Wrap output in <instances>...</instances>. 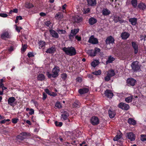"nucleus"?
<instances>
[{
    "mask_svg": "<svg viewBox=\"0 0 146 146\" xmlns=\"http://www.w3.org/2000/svg\"><path fill=\"white\" fill-rule=\"evenodd\" d=\"M60 70L59 67L57 66H55L52 70V72L53 74L50 73L49 72H46V76L49 78H50L51 77L56 78L58 76V73Z\"/></svg>",
    "mask_w": 146,
    "mask_h": 146,
    "instance_id": "1",
    "label": "nucleus"
},
{
    "mask_svg": "<svg viewBox=\"0 0 146 146\" xmlns=\"http://www.w3.org/2000/svg\"><path fill=\"white\" fill-rule=\"evenodd\" d=\"M62 50L66 54L70 56L75 55L76 54L75 49L72 46L68 47L67 48L64 47L62 48Z\"/></svg>",
    "mask_w": 146,
    "mask_h": 146,
    "instance_id": "2",
    "label": "nucleus"
},
{
    "mask_svg": "<svg viewBox=\"0 0 146 146\" xmlns=\"http://www.w3.org/2000/svg\"><path fill=\"white\" fill-rule=\"evenodd\" d=\"M141 66L139 62L137 61L133 62L131 65L132 70L134 72H139L141 70Z\"/></svg>",
    "mask_w": 146,
    "mask_h": 146,
    "instance_id": "3",
    "label": "nucleus"
},
{
    "mask_svg": "<svg viewBox=\"0 0 146 146\" xmlns=\"http://www.w3.org/2000/svg\"><path fill=\"white\" fill-rule=\"evenodd\" d=\"M31 136L30 133L24 131L21 133L19 135H17V138L18 139L22 141L25 139H28L29 137Z\"/></svg>",
    "mask_w": 146,
    "mask_h": 146,
    "instance_id": "4",
    "label": "nucleus"
},
{
    "mask_svg": "<svg viewBox=\"0 0 146 146\" xmlns=\"http://www.w3.org/2000/svg\"><path fill=\"white\" fill-rule=\"evenodd\" d=\"M100 122L99 118L96 116L92 117L90 119V122L93 125H98Z\"/></svg>",
    "mask_w": 146,
    "mask_h": 146,
    "instance_id": "5",
    "label": "nucleus"
},
{
    "mask_svg": "<svg viewBox=\"0 0 146 146\" xmlns=\"http://www.w3.org/2000/svg\"><path fill=\"white\" fill-rule=\"evenodd\" d=\"M62 114L61 115V118L62 120H66L68 119V117L69 116V114L68 111H63L61 112Z\"/></svg>",
    "mask_w": 146,
    "mask_h": 146,
    "instance_id": "6",
    "label": "nucleus"
},
{
    "mask_svg": "<svg viewBox=\"0 0 146 146\" xmlns=\"http://www.w3.org/2000/svg\"><path fill=\"white\" fill-rule=\"evenodd\" d=\"M118 106L119 108L125 110H128L130 108L128 104L123 102L120 103L118 104Z\"/></svg>",
    "mask_w": 146,
    "mask_h": 146,
    "instance_id": "7",
    "label": "nucleus"
},
{
    "mask_svg": "<svg viewBox=\"0 0 146 146\" xmlns=\"http://www.w3.org/2000/svg\"><path fill=\"white\" fill-rule=\"evenodd\" d=\"M137 82L136 80L133 78H129L127 79V83L129 86H134Z\"/></svg>",
    "mask_w": 146,
    "mask_h": 146,
    "instance_id": "8",
    "label": "nucleus"
},
{
    "mask_svg": "<svg viewBox=\"0 0 146 146\" xmlns=\"http://www.w3.org/2000/svg\"><path fill=\"white\" fill-rule=\"evenodd\" d=\"M88 42L93 44H96L98 43V39L94 38L93 35L91 36L89 38Z\"/></svg>",
    "mask_w": 146,
    "mask_h": 146,
    "instance_id": "9",
    "label": "nucleus"
},
{
    "mask_svg": "<svg viewBox=\"0 0 146 146\" xmlns=\"http://www.w3.org/2000/svg\"><path fill=\"white\" fill-rule=\"evenodd\" d=\"M115 40L114 38L111 36L108 37L105 40L106 43V44H112L114 42Z\"/></svg>",
    "mask_w": 146,
    "mask_h": 146,
    "instance_id": "10",
    "label": "nucleus"
},
{
    "mask_svg": "<svg viewBox=\"0 0 146 146\" xmlns=\"http://www.w3.org/2000/svg\"><path fill=\"white\" fill-rule=\"evenodd\" d=\"M49 32L52 37L56 38L59 37V36L58 34L54 30L50 29L49 30Z\"/></svg>",
    "mask_w": 146,
    "mask_h": 146,
    "instance_id": "11",
    "label": "nucleus"
},
{
    "mask_svg": "<svg viewBox=\"0 0 146 146\" xmlns=\"http://www.w3.org/2000/svg\"><path fill=\"white\" fill-rule=\"evenodd\" d=\"M104 94L106 96L109 98H111L113 96V93L110 90L108 89L105 91Z\"/></svg>",
    "mask_w": 146,
    "mask_h": 146,
    "instance_id": "12",
    "label": "nucleus"
},
{
    "mask_svg": "<svg viewBox=\"0 0 146 146\" xmlns=\"http://www.w3.org/2000/svg\"><path fill=\"white\" fill-rule=\"evenodd\" d=\"M11 37L10 35L7 31L3 32L1 35V38L3 39H5L6 38H10Z\"/></svg>",
    "mask_w": 146,
    "mask_h": 146,
    "instance_id": "13",
    "label": "nucleus"
},
{
    "mask_svg": "<svg viewBox=\"0 0 146 146\" xmlns=\"http://www.w3.org/2000/svg\"><path fill=\"white\" fill-rule=\"evenodd\" d=\"M87 5L88 6H95L97 3L96 0H87Z\"/></svg>",
    "mask_w": 146,
    "mask_h": 146,
    "instance_id": "14",
    "label": "nucleus"
},
{
    "mask_svg": "<svg viewBox=\"0 0 146 146\" xmlns=\"http://www.w3.org/2000/svg\"><path fill=\"white\" fill-rule=\"evenodd\" d=\"M127 137L131 141H134L135 139V135L132 132L127 133Z\"/></svg>",
    "mask_w": 146,
    "mask_h": 146,
    "instance_id": "15",
    "label": "nucleus"
},
{
    "mask_svg": "<svg viewBox=\"0 0 146 146\" xmlns=\"http://www.w3.org/2000/svg\"><path fill=\"white\" fill-rule=\"evenodd\" d=\"M15 98L13 97H9L8 100V104L11 106H13V103L16 100Z\"/></svg>",
    "mask_w": 146,
    "mask_h": 146,
    "instance_id": "16",
    "label": "nucleus"
},
{
    "mask_svg": "<svg viewBox=\"0 0 146 146\" xmlns=\"http://www.w3.org/2000/svg\"><path fill=\"white\" fill-rule=\"evenodd\" d=\"M129 36V34L126 32H122L121 35V38L123 40H126L127 39Z\"/></svg>",
    "mask_w": 146,
    "mask_h": 146,
    "instance_id": "17",
    "label": "nucleus"
},
{
    "mask_svg": "<svg viewBox=\"0 0 146 146\" xmlns=\"http://www.w3.org/2000/svg\"><path fill=\"white\" fill-rule=\"evenodd\" d=\"M81 105V103L78 100H76L72 104V107L74 108H79Z\"/></svg>",
    "mask_w": 146,
    "mask_h": 146,
    "instance_id": "18",
    "label": "nucleus"
},
{
    "mask_svg": "<svg viewBox=\"0 0 146 146\" xmlns=\"http://www.w3.org/2000/svg\"><path fill=\"white\" fill-rule=\"evenodd\" d=\"M56 51L55 47L52 46L48 48L46 51V53L49 54H54Z\"/></svg>",
    "mask_w": 146,
    "mask_h": 146,
    "instance_id": "19",
    "label": "nucleus"
},
{
    "mask_svg": "<svg viewBox=\"0 0 146 146\" xmlns=\"http://www.w3.org/2000/svg\"><path fill=\"white\" fill-rule=\"evenodd\" d=\"M88 91L89 90L88 88H84L79 89L78 92L80 94L82 95L87 93Z\"/></svg>",
    "mask_w": 146,
    "mask_h": 146,
    "instance_id": "20",
    "label": "nucleus"
},
{
    "mask_svg": "<svg viewBox=\"0 0 146 146\" xmlns=\"http://www.w3.org/2000/svg\"><path fill=\"white\" fill-rule=\"evenodd\" d=\"M97 21L96 19L93 17H91L89 19L88 23L90 25H92L96 23Z\"/></svg>",
    "mask_w": 146,
    "mask_h": 146,
    "instance_id": "21",
    "label": "nucleus"
},
{
    "mask_svg": "<svg viewBox=\"0 0 146 146\" xmlns=\"http://www.w3.org/2000/svg\"><path fill=\"white\" fill-rule=\"evenodd\" d=\"M138 7L140 10L143 11L146 8V5L145 3L141 2L138 4Z\"/></svg>",
    "mask_w": 146,
    "mask_h": 146,
    "instance_id": "22",
    "label": "nucleus"
},
{
    "mask_svg": "<svg viewBox=\"0 0 146 146\" xmlns=\"http://www.w3.org/2000/svg\"><path fill=\"white\" fill-rule=\"evenodd\" d=\"M129 22L133 25H135L137 23V19L136 18H131L129 19Z\"/></svg>",
    "mask_w": 146,
    "mask_h": 146,
    "instance_id": "23",
    "label": "nucleus"
},
{
    "mask_svg": "<svg viewBox=\"0 0 146 146\" xmlns=\"http://www.w3.org/2000/svg\"><path fill=\"white\" fill-rule=\"evenodd\" d=\"M110 13V11L106 8H104L102 11V14L104 16L108 15Z\"/></svg>",
    "mask_w": 146,
    "mask_h": 146,
    "instance_id": "24",
    "label": "nucleus"
},
{
    "mask_svg": "<svg viewBox=\"0 0 146 146\" xmlns=\"http://www.w3.org/2000/svg\"><path fill=\"white\" fill-rule=\"evenodd\" d=\"M45 79V76L44 75L42 74H39L37 76V79L38 81H44Z\"/></svg>",
    "mask_w": 146,
    "mask_h": 146,
    "instance_id": "25",
    "label": "nucleus"
},
{
    "mask_svg": "<svg viewBox=\"0 0 146 146\" xmlns=\"http://www.w3.org/2000/svg\"><path fill=\"white\" fill-rule=\"evenodd\" d=\"M79 29L78 28L74 29L71 30L70 33L74 36L79 32Z\"/></svg>",
    "mask_w": 146,
    "mask_h": 146,
    "instance_id": "26",
    "label": "nucleus"
},
{
    "mask_svg": "<svg viewBox=\"0 0 146 146\" xmlns=\"http://www.w3.org/2000/svg\"><path fill=\"white\" fill-rule=\"evenodd\" d=\"M128 123L130 125H135L136 124V121L132 118H129L128 120Z\"/></svg>",
    "mask_w": 146,
    "mask_h": 146,
    "instance_id": "27",
    "label": "nucleus"
},
{
    "mask_svg": "<svg viewBox=\"0 0 146 146\" xmlns=\"http://www.w3.org/2000/svg\"><path fill=\"white\" fill-rule=\"evenodd\" d=\"M121 18L117 15H115L113 16V20L115 23H117L120 21Z\"/></svg>",
    "mask_w": 146,
    "mask_h": 146,
    "instance_id": "28",
    "label": "nucleus"
},
{
    "mask_svg": "<svg viewBox=\"0 0 146 146\" xmlns=\"http://www.w3.org/2000/svg\"><path fill=\"white\" fill-rule=\"evenodd\" d=\"M74 20L75 22L79 23L82 21V18L80 17L77 15L74 17Z\"/></svg>",
    "mask_w": 146,
    "mask_h": 146,
    "instance_id": "29",
    "label": "nucleus"
},
{
    "mask_svg": "<svg viewBox=\"0 0 146 146\" xmlns=\"http://www.w3.org/2000/svg\"><path fill=\"white\" fill-rule=\"evenodd\" d=\"M115 60V58H114L112 57L111 56H110L108 57V60L106 61V64H108L109 63H112Z\"/></svg>",
    "mask_w": 146,
    "mask_h": 146,
    "instance_id": "30",
    "label": "nucleus"
},
{
    "mask_svg": "<svg viewBox=\"0 0 146 146\" xmlns=\"http://www.w3.org/2000/svg\"><path fill=\"white\" fill-rule=\"evenodd\" d=\"M108 113L110 117L111 118H113L115 115V113L114 111L109 110Z\"/></svg>",
    "mask_w": 146,
    "mask_h": 146,
    "instance_id": "31",
    "label": "nucleus"
},
{
    "mask_svg": "<svg viewBox=\"0 0 146 146\" xmlns=\"http://www.w3.org/2000/svg\"><path fill=\"white\" fill-rule=\"evenodd\" d=\"M38 44L39 45V48L41 49L44 47L46 45V43L45 41L42 40L39 41Z\"/></svg>",
    "mask_w": 146,
    "mask_h": 146,
    "instance_id": "32",
    "label": "nucleus"
},
{
    "mask_svg": "<svg viewBox=\"0 0 146 146\" xmlns=\"http://www.w3.org/2000/svg\"><path fill=\"white\" fill-rule=\"evenodd\" d=\"M87 53L91 56L94 57L96 56V55L94 53V51L93 50H88L87 51Z\"/></svg>",
    "mask_w": 146,
    "mask_h": 146,
    "instance_id": "33",
    "label": "nucleus"
},
{
    "mask_svg": "<svg viewBox=\"0 0 146 146\" xmlns=\"http://www.w3.org/2000/svg\"><path fill=\"white\" fill-rule=\"evenodd\" d=\"M55 17L56 18V19H62L63 18V15L62 13L58 12V13L56 14Z\"/></svg>",
    "mask_w": 146,
    "mask_h": 146,
    "instance_id": "34",
    "label": "nucleus"
},
{
    "mask_svg": "<svg viewBox=\"0 0 146 146\" xmlns=\"http://www.w3.org/2000/svg\"><path fill=\"white\" fill-rule=\"evenodd\" d=\"M25 7L27 8L30 9L33 7L34 6L31 3H30L28 2H27L25 3Z\"/></svg>",
    "mask_w": 146,
    "mask_h": 146,
    "instance_id": "35",
    "label": "nucleus"
},
{
    "mask_svg": "<svg viewBox=\"0 0 146 146\" xmlns=\"http://www.w3.org/2000/svg\"><path fill=\"white\" fill-rule=\"evenodd\" d=\"M133 97L132 96L126 97L125 99V102L128 103L131 102L132 101Z\"/></svg>",
    "mask_w": 146,
    "mask_h": 146,
    "instance_id": "36",
    "label": "nucleus"
},
{
    "mask_svg": "<svg viewBox=\"0 0 146 146\" xmlns=\"http://www.w3.org/2000/svg\"><path fill=\"white\" fill-rule=\"evenodd\" d=\"M107 74L111 77L112 76H114L115 75V73L114 72V70L112 69L108 71Z\"/></svg>",
    "mask_w": 146,
    "mask_h": 146,
    "instance_id": "37",
    "label": "nucleus"
},
{
    "mask_svg": "<svg viewBox=\"0 0 146 146\" xmlns=\"http://www.w3.org/2000/svg\"><path fill=\"white\" fill-rule=\"evenodd\" d=\"M131 2L134 7H136L137 4V0H131Z\"/></svg>",
    "mask_w": 146,
    "mask_h": 146,
    "instance_id": "38",
    "label": "nucleus"
},
{
    "mask_svg": "<svg viewBox=\"0 0 146 146\" xmlns=\"http://www.w3.org/2000/svg\"><path fill=\"white\" fill-rule=\"evenodd\" d=\"M54 124L56 126L59 127H61L63 124L62 122H58L57 121H56L54 122Z\"/></svg>",
    "mask_w": 146,
    "mask_h": 146,
    "instance_id": "39",
    "label": "nucleus"
},
{
    "mask_svg": "<svg viewBox=\"0 0 146 146\" xmlns=\"http://www.w3.org/2000/svg\"><path fill=\"white\" fill-rule=\"evenodd\" d=\"M57 31L60 34H65L66 33V31L64 30H60L58 29Z\"/></svg>",
    "mask_w": 146,
    "mask_h": 146,
    "instance_id": "40",
    "label": "nucleus"
},
{
    "mask_svg": "<svg viewBox=\"0 0 146 146\" xmlns=\"http://www.w3.org/2000/svg\"><path fill=\"white\" fill-rule=\"evenodd\" d=\"M101 50L100 49L97 47L95 48L94 49V53L95 54L96 56V55L97 54H99V53H100Z\"/></svg>",
    "mask_w": 146,
    "mask_h": 146,
    "instance_id": "41",
    "label": "nucleus"
},
{
    "mask_svg": "<svg viewBox=\"0 0 146 146\" xmlns=\"http://www.w3.org/2000/svg\"><path fill=\"white\" fill-rule=\"evenodd\" d=\"M141 140L142 141H146V135L142 134L141 135Z\"/></svg>",
    "mask_w": 146,
    "mask_h": 146,
    "instance_id": "42",
    "label": "nucleus"
},
{
    "mask_svg": "<svg viewBox=\"0 0 146 146\" xmlns=\"http://www.w3.org/2000/svg\"><path fill=\"white\" fill-rule=\"evenodd\" d=\"M101 73V72L100 70H99L98 71H96L93 72L92 74L96 75H100Z\"/></svg>",
    "mask_w": 146,
    "mask_h": 146,
    "instance_id": "43",
    "label": "nucleus"
},
{
    "mask_svg": "<svg viewBox=\"0 0 146 146\" xmlns=\"http://www.w3.org/2000/svg\"><path fill=\"white\" fill-rule=\"evenodd\" d=\"M55 106L58 108H60L62 107L61 104L58 102H56Z\"/></svg>",
    "mask_w": 146,
    "mask_h": 146,
    "instance_id": "44",
    "label": "nucleus"
},
{
    "mask_svg": "<svg viewBox=\"0 0 146 146\" xmlns=\"http://www.w3.org/2000/svg\"><path fill=\"white\" fill-rule=\"evenodd\" d=\"M111 77L107 74V76L104 78V80L106 81H108L110 80Z\"/></svg>",
    "mask_w": 146,
    "mask_h": 146,
    "instance_id": "45",
    "label": "nucleus"
},
{
    "mask_svg": "<svg viewBox=\"0 0 146 146\" xmlns=\"http://www.w3.org/2000/svg\"><path fill=\"white\" fill-rule=\"evenodd\" d=\"M121 138V136L120 135H116L113 139V140L114 141H117Z\"/></svg>",
    "mask_w": 146,
    "mask_h": 146,
    "instance_id": "46",
    "label": "nucleus"
},
{
    "mask_svg": "<svg viewBox=\"0 0 146 146\" xmlns=\"http://www.w3.org/2000/svg\"><path fill=\"white\" fill-rule=\"evenodd\" d=\"M11 121L13 123L16 124L19 121V119L17 118H14L12 119Z\"/></svg>",
    "mask_w": 146,
    "mask_h": 146,
    "instance_id": "47",
    "label": "nucleus"
},
{
    "mask_svg": "<svg viewBox=\"0 0 146 146\" xmlns=\"http://www.w3.org/2000/svg\"><path fill=\"white\" fill-rule=\"evenodd\" d=\"M15 26L16 27L15 29L18 32H20V30L22 29V28L21 27H18L17 25H15Z\"/></svg>",
    "mask_w": 146,
    "mask_h": 146,
    "instance_id": "48",
    "label": "nucleus"
},
{
    "mask_svg": "<svg viewBox=\"0 0 146 146\" xmlns=\"http://www.w3.org/2000/svg\"><path fill=\"white\" fill-rule=\"evenodd\" d=\"M27 45L26 44H22V47L21 48V50L23 52H25L27 47Z\"/></svg>",
    "mask_w": 146,
    "mask_h": 146,
    "instance_id": "49",
    "label": "nucleus"
},
{
    "mask_svg": "<svg viewBox=\"0 0 146 146\" xmlns=\"http://www.w3.org/2000/svg\"><path fill=\"white\" fill-rule=\"evenodd\" d=\"M45 24L47 27H48L49 28H51V27L50 26L51 24V22L50 21H48L45 22Z\"/></svg>",
    "mask_w": 146,
    "mask_h": 146,
    "instance_id": "50",
    "label": "nucleus"
},
{
    "mask_svg": "<svg viewBox=\"0 0 146 146\" xmlns=\"http://www.w3.org/2000/svg\"><path fill=\"white\" fill-rule=\"evenodd\" d=\"M75 38L78 41H80L81 40L82 37L80 36L76 35L75 36Z\"/></svg>",
    "mask_w": 146,
    "mask_h": 146,
    "instance_id": "51",
    "label": "nucleus"
},
{
    "mask_svg": "<svg viewBox=\"0 0 146 146\" xmlns=\"http://www.w3.org/2000/svg\"><path fill=\"white\" fill-rule=\"evenodd\" d=\"M76 81L77 82H78L80 83L82 81V78L80 77H78L76 79Z\"/></svg>",
    "mask_w": 146,
    "mask_h": 146,
    "instance_id": "52",
    "label": "nucleus"
},
{
    "mask_svg": "<svg viewBox=\"0 0 146 146\" xmlns=\"http://www.w3.org/2000/svg\"><path fill=\"white\" fill-rule=\"evenodd\" d=\"M27 56L29 57L30 58L33 57L34 56V55L32 52H29L27 54Z\"/></svg>",
    "mask_w": 146,
    "mask_h": 146,
    "instance_id": "53",
    "label": "nucleus"
},
{
    "mask_svg": "<svg viewBox=\"0 0 146 146\" xmlns=\"http://www.w3.org/2000/svg\"><path fill=\"white\" fill-rule=\"evenodd\" d=\"M8 15L6 13H0V16L3 17H6Z\"/></svg>",
    "mask_w": 146,
    "mask_h": 146,
    "instance_id": "54",
    "label": "nucleus"
},
{
    "mask_svg": "<svg viewBox=\"0 0 146 146\" xmlns=\"http://www.w3.org/2000/svg\"><path fill=\"white\" fill-rule=\"evenodd\" d=\"M131 44L133 48L138 47L137 45L136 44V42H131Z\"/></svg>",
    "mask_w": 146,
    "mask_h": 146,
    "instance_id": "55",
    "label": "nucleus"
},
{
    "mask_svg": "<svg viewBox=\"0 0 146 146\" xmlns=\"http://www.w3.org/2000/svg\"><path fill=\"white\" fill-rule=\"evenodd\" d=\"M134 51V53L135 54H136L138 52V47H135L134 48H133Z\"/></svg>",
    "mask_w": 146,
    "mask_h": 146,
    "instance_id": "56",
    "label": "nucleus"
},
{
    "mask_svg": "<svg viewBox=\"0 0 146 146\" xmlns=\"http://www.w3.org/2000/svg\"><path fill=\"white\" fill-rule=\"evenodd\" d=\"M30 112H29V114L30 115L33 114L34 113V111L33 109L32 108L29 110Z\"/></svg>",
    "mask_w": 146,
    "mask_h": 146,
    "instance_id": "57",
    "label": "nucleus"
},
{
    "mask_svg": "<svg viewBox=\"0 0 146 146\" xmlns=\"http://www.w3.org/2000/svg\"><path fill=\"white\" fill-rule=\"evenodd\" d=\"M68 37L70 40L72 41V40L73 38L74 37V36L70 33V34L68 35Z\"/></svg>",
    "mask_w": 146,
    "mask_h": 146,
    "instance_id": "58",
    "label": "nucleus"
},
{
    "mask_svg": "<svg viewBox=\"0 0 146 146\" xmlns=\"http://www.w3.org/2000/svg\"><path fill=\"white\" fill-rule=\"evenodd\" d=\"M57 94L56 93L54 92H51L50 95L51 96L55 97L57 96Z\"/></svg>",
    "mask_w": 146,
    "mask_h": 146,
    "instance_id": "59",
    "label": "nucleus"
},
{
    "mask_svg": "<svg viewBox=\"0 0 146 146\" xmlns=\"http://www.w3.org/2000/svg\"><path fill=\"white\" fill-rule=\"evenodd\" d=\"M42 95L43 96L42 100H44L47 97V95L44 92H43Z\"/></svg>",
    "mask_w": 146,
    "mask_h": 146,
    "instance_id": "60",
    "label": "nucleus"
},
{
    "mask_svg": "<svg viewBox=\"0 0 146 146\" xmlns=\"http://www.w3.org/2000/svg\"><path fill=\"white\" fill-rule=\"evenodd\" d=\"M84 13L85 14L88 13L90 11V9L89 8H88L86 9H84Z\"/></svg>",
    "mask_w": 146,
    "mask_h": 146,
    "instance_id": "61",
    "label": "nucleus"
},
{
    "mask_svg": "<svg viewBox=\"0 0 146 146\" xmlns=\"http://www.w3.org/2000/svg\"><path fill=\"white\" fill-rule=\"evenodd\" d=\"M91 65L94 68L97 65L95 62L93 61L91 63Z\"/></svg>",
    "mask_w": 146,
    "mask_h": 146,
    "instance_id": "62",
    "label": "nucleus"
},
{
    "mask_svg": "<svg viewBox=\"0 0 146 146\" xmlns=\"http://www.w3.org/2000/svg\"><path fill=\"white\" fill-rule=\"evenodd\" d=\"M44 91L46 92V93H47L48 95H50V94L51 92L48 89H46L44 90Z\"/></svg>",
    "mask_w": 146,
    "mask_h": 146,
    "instance_id": "63",
    "label": "nucleus"
},
{
    "mask_svg": "<svg viewBox=\"0 0 146 146\" xmlns=\"http://www.w3.org/2000/svg\"><path fill=\"white\" fill-rule=\"evenodd\" d=\"M58 139L60 140V141L62 142H63V139L62 138L61 136H59L58 138Z\"/></svg>",
    "mask_w": 146,
    "mask_h": 146,
    "instance_id": "64",
    "label": "nucleus"
}]
</instances>
